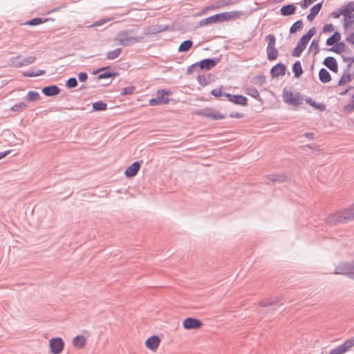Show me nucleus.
Wrapping results in <instances>:
<instances>
[{"mask_svg":"<svg viewBox=\"0 0 354 354\" xmlns=\"http://www.w3.org/2000/svg\"><path fill=\"white\" fill-rule=\"evenodd\" d=\"M354 219V203L349 207L336 212L328 216L326 223L333 225L337 223H346Z\"/></svg>","mask_w":354,"mask_h":354,"instance_id":"obj_1","label":"nucleus"},{"mask_svg":"<svg viewBox=\"0 0 354 354\" xmlns=\"http://www.w3.org/2000/svg\"><path fill=\"white\" fill-rule=\"evenodd\" d=\"M239 16L240 12L237 11L218 13L214 15L201 19L199 21L198 24L201 27H203L212 24H217L227 21L232 19H236Z\"/></svg>","mask_w":354,"mask_h":354,"instance_id":"obj_2","label":"nucleus"},{"mask_svg":"<svg viewBox=\"0 0 354 354\" xmlns=\"http://www.w3.org/2000/svg\"><path fill=\"white\" fill-rule=\"evenodd\" d=\"M142 37L133 35L132 30H122L119 32L113 39L116 45L122 46H131L140 41Z\"/></svg>","mask_w":354,"mask_h":354,"instance_id":"obj_3","label":"nucleus"},{"mask_svg":"<svg viewBox=\"0 0 354 354\" xmlns=\"http://www.w3.org/2000/svg\"><path fill=\"white\" fill-rule=\"evenodd\" d=\"M36 57L34 56L23 57L21 55H18L15 57H10L8 60V64L12 67L21 68L34 63Z\"/></svg>","mask_w":354,"mask_h":354,"instance_id":"obj_4","label":"nucleus"},{"mask_svg":"<svg viewBox=\"0 0 354 354\" xmlns=\"http://www.w3.org/2000/svg\"><path fill=\"white\" fill-rule=\"evenodd\" d=\"M266 39L268 41V46L266 48L267 58L270 61L275 60L279 55L278 50L275 48L276 37L272 34L266 36Z\"/></svg>","mask_w":354,"mask_h":354,"instance_id":"obj_5","label":"nucleus"},{"mask_svg":"<svg viewBox=\"0 0 354 354\" xmlns=\"http://www.w3.org/2000/svg\"><path fill=\"white\" fill-rule=\"evenodd\" d=\"M171 92L164 89H160L156 92V97L149 100V104L152 106L167 104L169 102V99L166 97L170 95Z\"/></svg>","mask_w":354,"mask_h":354,"instance_id":"obj_6","label":"nucleus"},{"mask_svg":"<svg viewBox=\"0 0 354 354\" xmlns=\"http://www.w3.org/2000/svg\"><path fill=\"white\" fill-rule=\"evenodd\" d=\"M335 274H344L354 279V261L339 265L335 268Z\"/></svg>","mask_w":354,"mask_h":354,"instance_id":"obj_7","label":"nucleus"},{"mask_svg":"<svg viewBox=\"0 0 354 354\" xmlns=\"http://www.w3.org/2000/svg\"><path fill=\"white\" fill-rule=\"evenodd\" d=\"M283 97L285 102L297 106L302 103L303 99L299 93H293L292 91L283 90Z\"/></svg>","mask_w":354,"mask_h":354,"instance_id":"obj_8","label":"nucleus"},{"mask_svg":"<svg viewBox=\"0 0 354 354\" xmlns=\"http://www.w3.org/2000/svg\"><path fill=\"white\" fill-rule=\"evenodd\" d=\"M354 346V336L346 339L342 344L332 348L328 354H344Z\"/></svg>","mask_w":354,"mask_h":354,"instance_id":"obj_9","label":"nucleus"},{"mask_svg":"<svg viewBox=\"0 0 354 354\" xmlns=\"http://www.w3.org/2000/svg\"><path fill=\"white\" fill-rule=\"evenodd\" d=\"M49 346L53 354H59L64 348V343L61 337H55L49 341Z\"/></svg>","mask_w":354,"mask_h":354,"instance_id":"obj_10","label":"nucleus"},{"mask_svg":"<svg viewBox=\"0 0 354 354\" xmlns=\"http://www.w3.org/2000/svg\"><path fill=\"white\" fill-rule=\"evenodd\" d=\"M183 326L187 330L198 329L203 326V323L200 319L188 317L184 319Z\"/></svg>","mask_w":354,"mask_h":354,"instance_id":"obj_11","label":"nucleus"},{"mask_svg":"<svg viewBox=\"0 0 354 354\" xmlns=\"http://www.w3.org/2000/svg\"><path fill=\"white\" fill-rule=\"evenodd\" d=\"M308 41L306 40V38H303L302 37L299 40L297 46L294 48L292 55L295 57H298L301 55V53L304 50L306 47Z\"/></svg>","mask_w":354,"mask_h":354,"instance_id":"obj_12","label":"nucleus"},{"mask_svg":"<svg viewBox=\"0 0 354 354\" xmlns=\"http://www.w3.org/2000/svg\"><path fill=\"white\" fill-rule=\"evenodd\" d=\"M217 64V60L212 58H207L200 61L198 66L201 70L209 71L214 68Z\"/></svg>","mask_w":354,"mask_h":354,"instance_id":"obj_13","label":"nucleus"},{"mask_svg":"<svg viewBox=\"0 0 354 354\" xmlns=\"http://www.w3.org/2000/svg\"><path fill=\"white\" fill-rule=\"evenodd\" d=\"M285 73L286 66L281 63H279L274 66L270 71L271 75L273 77H278L279 76L284 75Z\"/></svg>","mask_w":354,"mask_h":354,"instance_id":"obj_14","label":"nucleus"},{"mask_svg":"<svg viewBox=\"0 0 354 354\" xmlns=\"http://www.w3.org/2000/svg\"><path fill=\"white\" fill-rule=\"evenodd\" d=\"M140 168V163L136 161L126 169L124 174L127 177H133L136 175Z\"/></svg>","mask_w":354,"mask_h":354,"instance_id":"obj_15","label":"nucleus"},{"mask_svg":"<svg viewBox=\"0 0 354 354\" xmlns=\"http://www.w3.org/2000/svg\"><path fill=\"white\" fill-rule=\"evenodd\" d=\"M160 338L153 335L149 337L145 342L146 347L151 351L156 350L160 344Z\"/></svg>","mask_w":354,"mask_h":354,"instance_id":"obj_16","label":"nucleus"},{"mask_svg":"<svg viewBox=\"0 0 354 354\" xmlns=\"http://www.w3.org/2000/svg\"><path fill=\"white\" fill-rule=\"evenodd\" d=\"M323 63L331 71L337 72L338 71L337 62L333 57H326Z\"/></svg>","mask_w":354,"mask_h":354,"instance_id":"obj_17","label":"nucleus"},{"mask_svg":"<svg viewBox=\"0 0 354 354\" xmlns=\"http://www.w3.org/2000/svg\"><path fill=\"white\" fill-rule=\"evenodd\" d=\"M60 91L59 88L56 85H52L48 86H45L42 88V93L46 96H54L57 95Z\"/></svg>","mask_w":354,"mask_h":354,"instance_id":"obj_18","label":"nucleus"},{"mask_svg":"<svg viewBox=\"0 0 354 354\" xmlns=\"http://www.w3.org/2000/svg\"><path fill=\"white\" fill-rule=\"evenodd\" d=\"M296 11V6L294 4H288L283 6L280 9V13L283 16H290L293 15Z\"/></svg>","mask_w":354,"mask_h":354,"instance_id":"obj_19","label":"nucleus"},{"mask_svg":"<svg viewBox=\"0 0 354 354\" xmlns=\"http://www.w3.org/2000/svg\"><path fill=\"white\" fill-rule=\"evenodd\" d=\"M230 102L237 104L245 106L248 105V98L242 95H234Z\"/></svg>","mask_w":354,"mask_h":354,"instance_id":"obj_20","label":"nucleus"},{"mask_svg":"<svg viewBox=\"0 0 354 354\" xmlns=\"http://www.w3.org/2000/svg\"><path fill=\"white\" fill-rule=\"evenodd\" d=\"M319 79L322 83H328L331 80V76L326 69L322 68L319 71Z\"/></svg>","mask_w":354,"mask_h":354,"instance_id":"obj_21","label":"nucleus"},{"mask_svg":"<svg viewBox=\"0 0 354 354\" xmlns=\"http://www.w3.org/2000/svg\"><path fill=\"white\" fill-rule=\"evenodd\" d=\"M86 342V338L83 335H77L73 339V346L77 348H83Z\"/></svg>","mask_w":354,"mask_h":354,"instance_id":"obj_22","label":"nucleus"},{"mask_svg":"<svg viewBox=\"0 0 354 354\" xmlns=\"http://www.w3.org/2000/svg\"><path fill=\"white\" fill-rule=\"evenodd\" d=\"M341 39V34L339 32H335L333 35L326 39V44L327 46H333L339 42Z\"/></svg>","mask_w":354,"mask_h":354,"instance_id":"obj_23","label":"nucleus"},{"mask_svg":"<svg viewBox=\"0 0 354 354\" xmlns=\"http://www.w3.org/2000/svg\"><path fill=\"white\" fill-rule=\"evenodd\" d=\"M244 91L247 95H248L257 100H260L259 93L258 90L254 86H247L244 88Z\"/></svg>","mask_w":354,"mask_h":354,"instance_id":"obj_24","label":"nucleus"},{"mask_svg":"<svg viewBox=\"0 0 354 354\" xmlns=\"http://www.w3.org/2000/svg\"><path fill=\"white\" fill-rule=\"evenodd\" d=\"M328 51H332L336 53H341L346 50V45L344 42H337L336 44L328 49Z\"/></svg>","mask_w":354,"mask_h":354,"instance_id":"obj_25","label":"nucleus"},{"mask_svg":"<svg viewBox=\"0 0 354 354\" xmlns=\"http://www.w3.org/2000/svg\"><path fill=\"white\" fill-rule=\"evenodd\" d=\"M122 53V48H118L106 53V59L113 60L118 58Z\"/></svg>","mask_w":354,"mask_h":354,"instance_id":"obj_26","label":"nucleus"},{"mask_svg":"<svg viewBox=\"0 0 354 354\" xmlns=\"http://www.w3.org/2000/svg\"><path fill=\"white\" fill-rule=\"evenodd\" d=\"M292 72L295 77H299L303 73V69L299 61H296L292 66Z\"/></svg>","mask_w":354,"mask_h":354,"instance_id":"obj_27","label":"nucleus"},{"mask_svg":"<svg viewBox=\"0 0 354 354\" xmlns=\"http://www.w3.org/2000/svg\"><path fill=\"white\" fill-rule=\"evenodd\" d=\"M304 24L301 19L296 21L290 28V33L295 34L303 28Z\"/></svg>","mask_w":354,"mask_h":354,"instance_id":"obj_28","label":"nucleus"},{"mask_svg":"<svg viewBox=\"0 0 354 354\" xmlns=\"http://www.w3.org/2000/svg\"><path fill=\"white\" fill-rule=\"evenodd\" d=\"M286 178V176L284 174H272L268 176V179L273 182H284Z\"/></svg>","mask_w":354,"mask_h":354,"instance_id":"obj_29","label":"nucleus"},{"mask_svg":"<svg viewBox=\"0 0 354 354\" xmlns=\"http://www.w3.org/2000/svg\"><path fill=\"white\" fill-rule=\"evenodd\" d=\"M192 41L186 40L180 44L178 50L179 52H187L192 48Z\"/></svg>","mask_w":354,"mask_h":354,"instance_id":"obj_30","label":"nucleus"},{"mask_svg":"<svg viewBox=\"0 0 354 354\" xmlns=\"http://www.w3.org/2000/svg\"><path fill=\"white\" fill-rule=\"evenodd\" d=\"M348 69L346 70V72L344 73L342 77L340 78L338 85L342 86L344 85L352 80L351 75L348 72Z\"/></svg>","mask_w":354,"mask_h":354,"instance_id":"obj_31","label":"nucleus"},{"mask_svg":"<svg viewBox=\"0 0 354 354\" xmlns=\"http://www.w3.org/2000/svg\"><path fill=\"white\" fill-rule=\"evenodd\" d=\"M93 109L95 111H105L107 109V104L100 100L93 104Z\"/></svg>","mask_w":354,"mask_h":354,"instance_id":"obj_32","label":"nucleus"},{"mask_svg":"<svg viewBox=\"0 0 354 354\" xmlns=\"http://www.w3.org/2000/svg\"><path fill=\"white\" fill-rule=\"evenodd\" d=\"M306 102L310 106H312L315 107V109L320 110V111H324L326 108V106L324 104H322V103L317 104L310 97L306 99Z\"/></svg>","mask_w":354,"mask_h":354,"instance_id":"obj_33","label":"nucleus"},{"mask_svg":"<svg viewBox=\"0 0 354 354\" xmlns=\"http://www.w3.org/2000/svg\"><path fill=\"white\" fill-rule=\"evenodd\" d=\"M212 113H213V109H208V108L201 109L197 111L198 115H202V116H204L205 118H210V119H212Z\"/></svg>","mask_w":354,"mask_h":354,"instance_id":"obj_34","label":"nucleus"},{"mask_svg":"<svg viewBox=\"0 0 354 354\" xmlns=\"http://www.w3.org/2000/svg\"><path fill=\"white\" fill-rule=\"evenodd\" d=\"M46 73V71L44 70H38L35 72L34 71H26L23 73V75L24 77H37L39 75H44Z\"/></svg>","mask_w":354,"mask_h":354,"instance_id":"obj_35","label":"nucleus"},{"mask_svg":"<svg viewBox=\"0 0 354 354\" xmlns=\"http://www.w3.org/2000/svg\"><path fill=\"white\" fill-rule=\"evenodd\" d=\"M343 110L348 113L354 111V93L351 96L350 102L344 106Z\"/></svg>","mask_w":354,"mask_h":354,"instance_id":"obj_36","label":"nucleus"},{"mask_svg":"<svg viewBox=\"0 0 354 354\" xmlns=\"http://www.w3.org/2000/svg\"><path fill=\"white\" fill-rule=\"evenodd\" d=\"M40 95L39 93L30 91L27 93L26 99L30 102H35L39 99Z\"/></svg>","mask_w":354,"mask_h":354,"instance_id":"obj_37","label":"nucleus"},{"mask_svg":"<svg viewBox=\"0 0 354 354\" xmlns=\"http://www.w3.org/2000/svg\"><path fill=\"white\" fill-rule=\"evenodd\" d=\"M117 75H118V73H115V72L105 71V72H103V73H100L97 76V79L98 80H102V79L109 78V77H115Z\"/></svg>","mask_w":354,"mask_h":354,"instance_id":"obj_38","label":"nucleus"},{"mask_svg":"<svg viewBox=\"0 0 354 354\" xmlns=\"http://www.w3.org/2000/svg\"><path fill=\"white\" fill-rule=\"evenodd\" d=\"M26 106H27V104L25 102H21L14 104L11 107V110L14 112H17V111H19L26 108Z\"/></svg>","mask_w":354,"mask_h":354,"instance_id":"obj_39","label":"nucleus"},{"mask_svg":"<svg viewBox=\"0 0 354 354\" xmlns=\"http://www.w3.org/2000/svg\"><path fill=\"white\" fill-rule=\"evenodd\" d=\"M351 12V10H350L349 7L347 5L344 9H340L341 15H344L346 19L354 17V15H352Z\"/></svg>","mask_w":354,"mask_h":354,"instance_id":"obj_40","label":"nucleus"},{"mask_svg":"<svg viewBox=\"0 0 354 354\" xmlns=\"http://www.w3.org/2000/svg\"><path fill=\"white\" fill-rule=\"evenodd\" d=\"M77 86V81L75 77H70L66 83V86L68 88H73Z\"/></svg>","mask_w":354,"mask_h":354,"instance_id":"obj_41","label":"nucleus"},{"mask_svg":"<svg viewBox=\"0 0 354 354\" xmlns=\"http://www.w3.org/2000/svg\"><path fill=\"white\" fill-rule=\"evenodd\" d=\"M322 7V2L314 5L310 9V13L317 16L318 15V13L319 12V11L321 10Z\"/></svg>","mask_w":354,"mask_h":354,"instance_id":"obj_42","label":"nucleus"},{"mask_svg":"<svg viewBox=\"0 0 354 354\" xmlns=\"http://www.w3.org/2000/svg\"><path fill=\"white\" fill-rule=\"evenodd\" d=\"M136 88L133 86L125 87L122 89L121 92L122 95H131L135 91Z\"/></svg>","mask_w":354,"mask_h":354,"instance_id":"obj_43","label":"nucleus"},{"mask_svg":"<svg viewBox=\"0 0 354 354\" xmlns=\"http://www.w3.org/2000/svg\"><path fill=\"white\" fill-rule=\"evenodd\" d=\"M316 33V29L315 28H311L306 34L302 36L303 38H306V40L309 41L311 37L314 36V35Z\"/></svg>","mask_w":354,"mask_h":354,"instance_id":"obj_44","label":"nucleus"},{"mask_svg":"<svg viewBox=\"0 0 354 354\" xmlns=\"http://www.w3.org/2000/svg\"><path fill=\"white\" fill-rule=\"evenodd\" d=\"M43 22H44V20L41 18L36 17V18L29 20L26 23V24L30 25V26H37V25L42 24Z\"/></svg>","mask_w":354,"mask_h":354,"instance_id":"obj_45","label":"nucleus"},{"mask_svg":"<svg viewBox=\"0 0 354 354\" xmlns=\"http://www.w3.org/2000/svg\"><path fill=\"white\" fill-rule=\"evenodd\" d=\"M254 83L262 85L266 83V77L263 75H257L254 78Z\"/></svg>","mask_w":354,"mask_h":354,"instance_id":"obj_46","label":"nucleus"},{"mask_svg":"<svg viewBox=\"0 0 354 354\" xmlns=\"http://www.w3.org/2000/svg\"><path fill=\"white\" fill-rule=\"evenodd\" d=\"M225 118V116L220 112L213 110L212 120H222Z\"/></svg>","mask_w":354,"mask_h":354,"instance_id":"obj_47","label":"nucleus"},{"mask_svg":"<svg viewBox=\"0 0 354 354\" xmlns=\"http://www.w3.org/2000/svg\"><path fill=\"white\" fill-rule=\"evenodd\" d=\"M151 28V32L153 34H156L166 30L167 27H161L160 26H153Z\"/></svg>","mask_w":354,"mask_h":354,"instance_id":"obj_48","label":"nucleus"},{"mask_svg":"<svg viewBox=\"0 0 354 354\" xmlns=\"http://www.w3.org/2000/svg\"><path fill=\"white\" fill-rule=\"evenodd\" d=\"M344 62L348 63V68L351 67L352 64L354 62V55L353 56H346L344 55L342 56Z\"/></svg>","mask_w":354,"mask_h":354,"instance_id":"obj_49","label":"nucleus"},{"mask_svg":"<svg viewBox=\"0 0 354 354\" xmlns=\"http://www.w3.org/2000/svg\"><path fill=\"white\" fill-rule=\"evenodd\" d=\"M211 94L216 97L223 95L221 88L212 89Z\"/></svg>","mask_w":354,"mask_h":354,"instance_id":"obj_50","label":"nucleus"},{"mask_svg":"<svg viewBox=\"0 0 354 354\" xmlns=\"http://www.w3.org/2000/svg\"><path fill=\"white\" fill-rule=\"evenodd\" d=\"M333 30H334V27H333V25L331 24H327L324 25L323 27L324 32H332V31H333Z\"/></svg>","mask_w":354,"mask_h":354,"instance_id":"obj_51","label":"nucleus"},{"mask_svg":"<svg viewBox=\"0 0 354 354\" xmlns=\"http://www.w3.org/2000/svg\"><path fill=\"white\" fill-rule=\"evenodd\" d=\"M197 80L201 85L204 86L207 84V80L204 75H198L197 77Z\"/></svg>","mask_w":354,"mask_h":354,"instance_id":"obj_52","label":"nucleus"},{"mask_svg":"<svg viewBox=\"0 0 354 354\" xmlns=\"http://www.w3.org/2000/svg\"><path fill=\"white\" fill-rule=\"evenodd\" d=\"M78 79L80 82H85L88 79V75L85 72H82L78 74Z\"/></svg>","mask_w":354,"mask_h":354,"instance_id":"obj_53","label":"nucleus"},{"mask_svg":"<svg viewBox=\"0 0 354 354\" xmlns=\"http://www.w3.org/2000/svg\"><path fill=\"white\" fill-rule=\"evenodd\" d=\"M346 41L354 46V32L349 34L346 38Z\"/></svg>","mask_w":354,"mask_h":354,"instance_id":"obj_54","label":"nucleus"},{"mask_svg":"<svg viewBox=\"0 0 354 354\" xmlns=\"http://www.w3.org/2000/svg\"><path fill=\"white\" fill-rule=\"evenodd\" d=\"M275 303H276L275 301H261L260 302V305L261 306H263V307H267V306H270L274 305Z\"/></svg>","mask_w":354,"mask_h":354,"instance_id":"obj_55","label":"nucleus"},{"mask_svg":"<svg viewBox=\"0 0 354 354\" xmlns=\"http://www.w3.org/2000/svg\"><path fill=\"white\" fill-rule=\"evenodd\" d=\"M311 47L312 46H314V49H315V54H317L319 51V45L317 43H315V40H313L311 43Z\"/></svg>","mask_w":354,"mask_h":354,"instance_id":"obj_56","label":"nucleus"},{"mask_svg":"<svg viewBox=\"0 0 354 354\" xmlns=\"http://www.w3.org/2000/svg\"><path fill=\"white\" fill-rule=\"evenodd\" d=\"M230 116L231 118H243V115L241 113L233 112V113H230Z\"/></svg>","mask_w":354,"mask_h":354,"instance_id":"obj_57","label":"nucleus"},{"mask_svg":"<svg viewBox=\"0 0 354 354\" xmlns=\"http://www.w3.org/2000/svg\"><path fill=\"white\" fill-rule=\"evenodd\" d=\"M304 136L309 140H313L314 138L315 133L313 132H306Z\"/></svg>","mask_w":354,"mask_h":354,"instance_id":"obj_58","label":"nucleus"},{"mask_svg":"<svg viewBox=\"0 0 354 354\" xmlns=\"http://www.w3.org/2000/svg\"><path fill=\"white\" fill-rule=\"evenodd\" d=\"M345 21H346V23L344 24V26H347L348 24H351L354 22V17L353 18H350V19H346V17L345 18Z\"/></svg>","mask_w":354,"mask_h":354,"instance_id":"obj_59","label":"nucleus"},{"mask_svg":"<svg viewBox=\"0 0 354 354\" xmlns=\"http://www.w3.org/2000/svg\"><path fill=\"white\" fill-rule=\"evenodd\" d=\"M10 152V150H8V151H3V152H0V160L2 159L3 158L6 157L8 154H9Z\"/></svg>","mask_w":354,"mask_h":354,"instance_id":"obj_60","label":"nucleus"},{"mask_svg":"<svg viewBox=\"0 0 354 354\" xmlns=\"http://www.w3.org/2000/svg\"><path fill=\"white\" fill-rule=\"evenodd\" d=\"M316 17V15L312 14V13H309L308 15H307V19L309 21H312L314 20L315 17Z\"/></svg>","mask_w":354,"mask_h":354,"instance_id":"obj_61","label":"nucleus"},{"mask_svg":"<svg viewBox=\"0 0 354 354\" xmlns=\"http://www.w3.org/2000/svg\"><path fill=\"white\" fill-rule=\"evenodd\" d=\"M110 68V66H106V67H102L100 69H97V71H94V74H97L100 72H103L104 71L106 70V69H109Z\"/></svg>","mask_w":354,"mask_h":354,"instance_id":"obj_62","label":"nucleus"},{"mask_svg":"<svg viewBox=\"0 0 354 354\" xmlns=\"http://www.w3.org/2000/svg\"><path fill=\"white\" fill-rule=\"evenodd\" d=\"M340 15H341L340 11H339V12H336V11H335V12H333L331 13V16H332L333 18H338V17H339Z\"/></svg>","mask_w":354,"mask_h":354,"instance_id":"obj_63","label":"nucleus"},{"mask_svg":"<svg viewBox=\"0 0 354 354\" xmlns=\"http://www.w3.org/2000/svg\"><path fill=\"white\" fill-rule=\"evenodd\" d=\"M347 6L349 7V9L351 10V12L354 11V2H350L347 4Z\"/></svg>","mask_w":354,"mask_h":354,"instance_id":"obj_64","label":"nucleus"}]
</instances>
